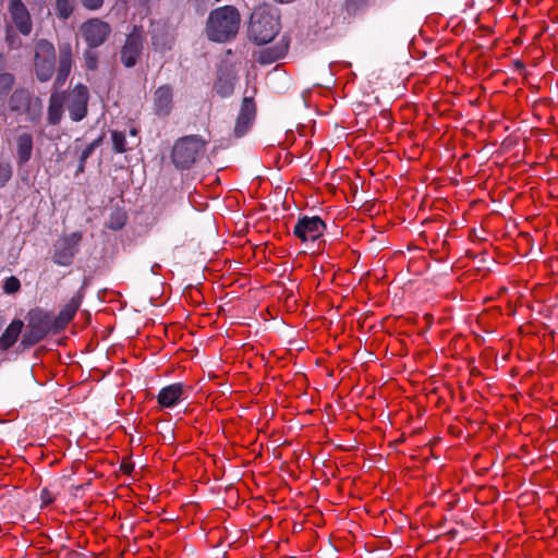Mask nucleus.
I'll return each instance as SVG.
<instances>
[{
    "instance_id": "obj_1",
    "label": "nucleus",
    "mask_w": 558,
    "mask_h": 558,
    "mask_svg": "<svg viewBox=\"0 0 558 558\" xmlns=\"http://www.w3.org/2000/svg\"><path fill=\"white\" fill-rule=\"evenodd\" d=\"M239 27V12L233 7L226 5L210 12L205 32L210 40L225 43L235 37Z\"/></svg>"
},
{
    "instance_id": "obj_2",
    "label": "nucleus",
    "mask_w": 558,
    "mask_h": 558,
    "mask_svg": "<svg viewBox=\"0 0 558 558\" xmlns=\"http://www.w3.org/2000/svg\"><path fill=\"white\" fill-rule=\"evenodd\" d=\"M280 31L278 16L266 8L256 9L248 25V36L258 45L270 43Z\"/></svg>"
},
{
    "instance_id": "obj_3",
    "label": "nucleus",
    "mask_w": 558,
    "mask_h": 558,
    "mask_svg": "<svg viewBox=\"0 0 558 558\" xmlns=\"http://www.w3.org/2000/svg\"><path fill=\"white\" fill-rule=\"evenodd\" d=\"M26 320L27 330L22 340V343L26 345L39 342L50 331H59L54 324V317L39 308L32 310L27 314Z\"/></svg>"
},
{
    "instance_id": "obj_4",
    "label": "nucleus",
    "mask_w": 558,
    "mask_h": 558,
    "mask_svg": "<svg viewBox=\"0 0 558 558\" xmlns=\"http://www.w3.org/2000/svg\"><path fill=\"white\" fill-rule=\"evenodd\" d=\"M206 142L197 135L177 141L172 148V160L179 168H190L205 151Z\"/></svg>"
},
{
    "instance_id": "obj_5",
    "label": "nucleus",
    "mask_w": 558,
    "mask_h": 558,
    "mask_svg": "<svg viewBox=\"0 0 558 558\" xmlns=\"http://www.w3.org/2000/svg\"><path fill=\"white\" fill-rule=\"evenodd\" d=\"M56 68V50L51 43L40 39L35 44L34 69L39 81L50 80Z\"/></svg>"
},
{
    "instance_id": "obj_6",
    "label": "nucleus",
    "mask_w": 558,
    "mask_h": 558,
    "mask_svg": "<svg viewBox=\"0 0 558 558\" xmlns=\"http://www.w3.org/2000/svg\"><path fill=\"white\" fill-rule=\"evenodd\" d=\"M110 33V25L100 19H89L78 28L80 36L92 49L101 46L108 39Z\"/></svg>"
},
{
    "instance_id": "obj_7",
    "label": "nucleus",
    "mask_w": 558,
    "mask_h": 558,
    "mask_svg": "<svg viewBox=\"0 0 558 558\" xmlns=\"http://www.w3.org/2000/svg\"><path fill=\"white\" fill-rule=\"evenodd\" d=\"M81 241L80 233H72L68 236L60 239L54 248L53 260L58 265L68 266L72 263L74 255L77 252V245Z\"/></svg>"
},
{
    "instance_id": "obj_8",
    "label": "nucleus",
    "mask_w": 558,
    "mask_h": 558,
    "mask_svg": "<svg viewBox=\"0 0 558 558\" xmlns=\"http://www.w3.org/2000/svg\"><path fill=\"white\" fill-rule=\"evenodd\" d=\"M66 100L71 118L74 121L82 120L87 113V87L82 84L76 85L69 94Z\"/></svg>"
},
{
    "instance_id": "obj_9",
    "label": "nucleus",
    "mask_w": 558,
    "mask_h": 558,
    "mask_svg": "<svg viewBox=\"0 0 558 558\" xmlns=\"http://www.w3.org/2000/svg\"><path fill=\"white\" fill-rule=\"evenodd\" d=\"M325 227L319 217H304L294 227V234L303 242L315 241L323 234Z\"/></svg>"
},
{
    "instance_id": "obj_10",
    "label": "nucleus",
    "mask_w": 558,
    "mask_h": 558,
    "mask_svg": "<svg viewBox=\"0 0 558 558\" xmlns=\"http://www.w3.org/2000/svg\"><path fill=\"white\" fill-rule=\"evenodd\" d=\"M8 10L19 32L24 36L29 35L33 29V22L22 0H9Z\"/></svg>"
},
{
    "instance_id": "obj_11",
    "label": "nucleus",
    "mask_w": 558,
    "mask_h": 558,
    "mask_svg": "<svg viewBox=\"0 0 558 558\" xmlns=\"http://www.w3.org/2000/svg\"><path fill=\"white\" fill-rule=\"evenodd\" d=\"M154 111L159 117H168L173 107V88L165 84L156 88L153 96Z\"/></svg>"
},
{
    "instance_id": "obj_12",
    "label": "nucleus",
    "mask_w": 558,
    "mask_h": 558,
    "mask_svg": "<svg viewBox=\"0 0 558 558\" xmlns=\"http://www.w3.org/2000/svg\"><path fill=\"white\" fill-rule=\"evenodd\" d=\"M256 107L252 97H244L241 111L236 120L234 133L238 137L245 134L253 119L255 118Z\"/></svg>"
},
{
    "instance_id": "obj_13",
    "label": "nucleus",
    "mask_w": 558,
    "mask_h": 558,
    "mask_svg": "<svg viewBox=\"0 0 558 558\" xmlns=\"http://www.w3.org/2000/svg\"><path fill=\"white\" fill-rule=\"evenodd\" d=\"M142 44L141 36L135 34L128 36L121 50V61L126 68H132L136 64L142 51Z\"/></svg>"
},
{
    "instance_id": "obj_14",
    "label": "nucleus",
    "mask_w": 558,
    "mask_h": 558,
    "mask_svg": "<svg viewBox=\"0 0 558 558\" xmlns=\"http://www.w3.org/2000/svg\"><path fill=\"white\" fill-rule=\"evenodd\" d=\"M288 48L289 43L282 39L272 47L260 49L257 52V60L262 64L274 63L286 56Z\"/></svg>"
},
{
    "instance_id": "obj_15",
    "label": "nucleus",
    "mask_w": 558,
    "mask_h": 558,
    "mask_svg": "<svg viewBox=\"0 0 558 558\" xmlns=\"http://www.w3.org/2000/svg\"><path fill=\"white\" fill-rule=\"evenodd\" d=\"M72 57L73 52L70 44L59 46V68L56 83L62 84L69 76L72 69Z\"/></svg>"
},
{
    "instance_id": "obj_16",
    "label": "nucleus",
    "mask_w": 558,
    "mask_h": 558,
    "mask_svg": "<svg viewBox=\"0 0 558 558\" xmlns=\"http://www.w3.org/2000/svg\"><path fill=\"white\" fill-rule=\"evenodd\" d=\"M81 303L82 295L77 293L64 305L59 315L54 317L57 329L61 330L69 324V322L74 317L75 313L81 306Z\"/></svg>"
},
{
    "instance_id": "obj_17",
    "label": "nucleus",
    "mask_w": 558,
    "mask_h": 558,
    "mask_svg": "<svg viewBox=\"0 0 558 558\" xmlns=\"http://www.w3.org/2000/svg\"><path fill=\"white\" fill-rule=\"evenodd\" d=\"M183 393L181 384H173L161 389L158 395V402L162 407H172Z\"/></svg>"
},
{
    "instance_id": "obj_18",
    "label": "nucleus",
    "mask_w": 558,
    "mask_h": 558,
    "mask_svg": "<svg viewBox=\"0 0 558 558\" xmlns=\"http://www.w3.org/2000/svg\"><path fill=\"white\" fill-rule=\"evenodd\" d=\"M65 97L63 94L53 93L50 97L49 108H48V121L51 124H57L60 122L62 113H63V104Z\"/></svg>"
},
{
    "instance_id": "obj_19",
    "label": "nucleus",
    "mask_w": 558,
    "mask_h": 558,
    "mask_svg": "<svg viewBox=\"0 0 558 558\" xmlns=\"http://www.w3.org/2000/svg\"><path fill=\"white\" fill-rule=\"evenodd\" d=\"M33 138L31 134L23 133L16 140V155L20 162L24 163L31 159Z\"/></svg>"
},
{
    "instance_id": "obj_20",
    "label": "nucleus",
    "mask_w": 558,
    "mask_h": 558,
    "mask_svg": "<svg viewBox=\"0 0 558 558\" xmlns=\"http://www.w3.org/2000/svg\"><path fill=\"white\" fill-rule=\"evenodd\" d=\"M22 328L23 323L21 320H13L0 337V347L2 349L10 348L16 341Z\"/></svg>"
},
{
    "instance_id": "obj_21",
    "label": "nucleus",
    "mask_w": 558,
    "mask_h": 558,
    "mask_svg": "<svg viewBox=\"0 0 558 558\" xmlns=\"http://www.w3.org/2000/svg\"><path fill=\"white\" fill-rule=\"evenodd\" d=\"M215 89L221 97L230 96L234 89V78L220 76L215 84Z\"/></svg>"
},
{
    "instance_id": "obj_22",
    "label": "nucleus",
    "mask_w": 558,
    "mask_h": 558,
    "mask_svg": "<svg viewBox=\"0 0 558 558\" xmlns=\"http://www.w3.org/2000/svg\"><path fill=\"white\" fill-rule=\"evenodd\" d=\"M29 96L25 90H16L13 93L10 99L11 108L14 110H21L28 104Z\"/></svg>"
},
{
    "instance_id": "obj_23",
    "label": "nucleus",
    "mask_w": 558,
    "mask_h": 558,
    "mask_svg": "<svg viewBox=\"0 0 558 558\" xmlns=\"http://www.w3.org/2000/svg\"><path fill=\"white\" fill-rule=\"evenodd\" d=\"M58 15L68 19L74 9V0H56Z\"/></svg>"
},
{
    "instance_id": "obj_24",
    "label": "nucleus",
    "mask_w": 558,
    "mask_h": 558,
    "mask_svg": "<svg viewBox=\"0 0 558 558\" xmlns=\"http://www.w3.org/2000/svg\"><path fill=\"white\" fill-rule=\"evenodd\" d=\"M14 78L10 73L0 70V98L5 96L13 86Z\"/></svg>"
},
{
    "instance_id": "obj_25",
    "label": "nucleus",
    "mask_w": 558,
    "mask_h": 558,
    "mask_svg": "<svg viewBox=\"0 0 558 558\" xmlns=\"http://www.w3.org/2000/svg\"><path fill=\"white\" fill-rule=\"evenodd\" d=\"M113 148L117 153H124L126 150L125 146V135L122 132L113 131L111 134Z\"/></svg>"
},
{
    "instance_id": "obj_26",
    "label": "nucleus",
    "mask_w": 558,
    "mask_h": 558,
    "mask_svg": "<svg viewBox=\"0 0 558 558\" xmlns=\"http://www.w3.org/2000/svg\"><path fill=\"white\" fill-rule=\"evenodd\" d=\"M98 142L99 140L97 141H94L92 142L90 144H88L81 153V156H80V165H78V168H77V171L78 172H83L84 171V165H85V161L87 160V158L90 156V154L94 151V149L96 148V146L98 145Z\"/></svg>"
},
{
    "instance_id": "obj_27",
    "label": "nucleus",
    "mask_w": 558,
    "mask_h": 558,
    "mask_svg": "<svg viewBox=\"0 0 558 558\" xmlns=\"http://www.w3.org/2000/svg\"><path fill=\"white\" fill-rule=\"evenodd\" d=\"M85 65L88 70L95 71L98 66V54L92 49H88L84 53Z\"/></svg>"
},
{
    "instance_id": "obj_28",
    "label": "nucleus",
    "mask_w": 558,
    "mask_h": 558,
    "mask_svg": "<svg viewBox=\"0 0 558 558\" xmlns=\"http://www.w3.org/2000/svg\"><path fill=\"white\" fill-rule=\"evenodd\" d=\"M20 288H21L20 280L14 276L9 277L4 281V284H3V290L8 294L17 292L20 290Z\"/></svg>"
},
{
    "instance_id": "obj_29",
    "label": "nucleus",
    "mask_w": 558,
    "mask_h": 558,
    "mask_svg": "<svg viewBox=\"0 0 558 558\" xmlns=\"http://www.w3.org/2000/svg\"><path fill=\"white\" fill-rule=\"evenodd\" d=\"M125 220H126V217H125L124 213L116 211L114 215L112 216L110 222L108 223V227L110 229H114V230L121 229L124 226Z\"/></svg>"
},
{
    "instance_id": "obj_30",
    "label": "nucleus",
    "mask_w": 558,
    "mask_h": 558,
    "mask_svg": "<svg viewBox=\"0 0 558 558\" xmlns=\"http://www.w3.org/2000/svg\"><path fill=\"white\" fill-rule=\"evenodd\" d=\"M5 41L11 48H19L21 46V40L14 34L12 27L7 28Z\"/></svg>"
},
{
    "instance_id": "obj_31",
    "label": "nucleus",
    "mask_w": 558,
    "mask_h": 558,
    "mask_svg": "<svg viewBox=\"0 0 558 558\" xmlns=\"http://www.w3.org/2000/svg\"><path fill=\"white\" fill-rule=\"evenodd\" d=\"M81 2L88 10H97L102 5L104 0H81Z\"/></svg>"
},
{
    "instance_id": "obj_32",
    "label": "nucleus",
    "mask_w": 558,
    "mask_h": 558,
    "mask_svg": "<svg viewBox=\"0 0 558 558\" xmlns=\"http://www.w3.org/2000/svg\"><path fill=\"white\" fill-rule=\"evenodd\" d=\"M41 499H43V501H44L46 505H48V504H50V502L52 501V499H53V498H52V496L50 495V493H49L48 490H46V489H45V490H43V493H41Z\"/></svg>"
},
{
    "instance_id": "obj_33",
    "label": "nucleus",
    "mask_w": 558,
    "mask_h": 558,
    "mask_svg": "<svg viewBox=\"0 0 558 558\" xmlns=\"http://www.w3.org/2000/svg\"><path fill=\"white\" fill-rule=\"evenodd\" d=\"M122 470L124 473H130L133 469V466L131 464H122Z\"/></svg>"
},
{
    "instance_id": "obj_34",
    "label": "nucleus",
    "mask_w": 558,
    "mask_h": 558,
    "mask_svg": "<svg viewBox=\"0 0 558 558\" xmlns=\"http://www.w3.org/2000/svg\"><path fill=\"white\" fill-rule=\"evenodd\" d=\"M278 1L281 3H288V2H291L292 0H278Z\"/></svg>"
},
{
    "instance_id": "obj_35",
    "label": "nucleus",
    "mask_w": 558,
    "mask_h": 558,
    "mask_svg": "<svg viewBox=\"0 0 558 558\" xmlns=\"http://www.w3.org/2000/svg\"><path fill=\"white\" fill-rule=\"evenodd\" d=\"M131 134H132V135H136V130H135V129H133V130L131 131Z\"/></svg>"
}]
</instances>
